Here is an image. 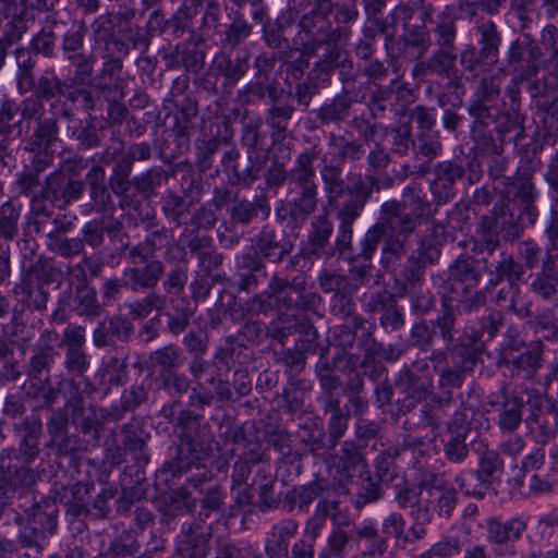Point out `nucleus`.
Returning <instances> with one entry per match:
<instances>
[{
    "mask_svg": "<svg viewBox=\"0 0 558 558\" xmlns=\"http://www.w3.org/2000/svg\"><path fill=\"white\" fill-rule=\"evenodd\" d=\"M505 324V315L501 311L496 308H488L478 319L480 329L473 330L471 333L466 331L460 338H472L474 335L477 336L478 341L482 340L483 336L487 337V340H493L500 331Z\"/></svg>",
    "mask_w": 558,
    "mask_h": 558,
    "instance_id": "f704fd0d",
    "label": "nucleus"
},
{
    "mask_svg": "<svg viewBox=\"0 0 558 558\" xmlns=\"http://www.w3.org/2000/svg\"><path fill=\"white\" fill-rule=\"evenodd\" d=\"M122 445L138 462H147L146 438L144 432L136 425L123 424L121 426Z\"/></svg>",
    "mask_w": 558,
    "mask_h": 558,
    "instance_id": "473e14b6",
    "label": "nucleus"
},
{
    "mask_svg": "<svg viewBox=\"0 0 558 558\" xmlns=\"http://www.w3.org/2000/svg\"><path fill=\"white\" fill-rule=\"evenodd\" d=\"M63 379H60L54 387L49 377L45 379H32L27 386L26 393L36 399L43 407H51L61 390Z\"/></svg>",
    "mask_w": 558,
    "mask_h": 558,
    "instance_id": "4c0bfd02",
    "label": "nucleus"
},
{
    "mask_svg": "<svg viewBox=\"0 0 558 558\" xmlns=\"http://www.w3.org/2000/svg\"><path fill=\"white\" fill-rule=\"evenodd\" d=\"M379 214L386 215L388 220H395V233L412 235L422 222L433 219L435 211L423 187L414 183L403 189L401 201L385 202Z\"/></svg>",
    "mask_w": 558,
    "mask_h": 558,
    "instance_id": "f03ea898",
    "label": "nucleus"
},
{
    "mask_svg": "<svg viewBox=\"0 0 558 558\" xmlns=\"http://www.w3.org/2000/svg\"><path fill=\"white\" fill-rule=\"evenodd\" d=\"M357 9L354 3L340 5L331 0H316V20L322 16L330 24L331 20L336 23H348L357 17Z\"/></svg>",
    "mask_w": 558,
    "mask_h": 558,
    "instance_id": "2f4dec72",
    "label": "nucleus"
},
{
    "mask_svg": "<svg viewBox=\"0 0 558 558\" xmlns=\"http://www.w3.org/2000/svg\"><path fill=\"white\" fill-rule=\"evenodd\" d=\"M196 527L201 531L191 529L172 558H206L210 534L199 525Z\"/></svg>",
    "mask_w": 558,
    "mask_h": 558,
    "instance_id": "c85d7f7f",
    "label": "nucleus"
},
{
    "mask_svg": "<svg viewBox=\"0 0 558 558\" xmlns=\"http://www.w3.org/2000/svg\"><path fill=\"white\" fill-rule=\"evenodd\" d=\"M544 344L541 341H532L527 347L508 356L498 366L509 371L511 377L532 380L543 366Z\"/></svg>",
    "mask_w": 558,
    "mask_h": 558,
    "instance_id": "1a4fd4ad",
    "label": "nucleus"
},
{
    "mask_svg": "<svg viewBox=\"0 0 558 558\" xmlns=\"http://www.w3.org/2000/svg\"><path fill=\"white\" fill-rule=\"evenodd\" d=\"M456 324L457 311L453 306L452 299L446 295L441 299L440 311L433 322V328L438 330L439 337L446 344L444 349L454 347L457 343V340L454 341L457 332Z\"/></svg>",
    "mask_w": 558,
    "mask_h": 558,
    "instance_id": "b1692460",
    "label": "nucleus"
},
{
    "mask_svg": "<svg viewBox=\"0 0 558 558\" xmlns=\"http://www.w3.org/2000/svg\"><path fill=\"white\" fill-rule=\"evenodd\" d=\"M313 157L308 153L301 154L298 159V166L293 171V180L300 184L301 195L294 199V213L308 215L314 211V183L313 178Z\"/></svg>",
    "mask_w": 558,
    "mask_h": 558,
    "instance_id": "ddd939ff",
    "label": "nucleus"
},
{
    "mask_svg": "<svg viewBox=\"0 0 558 558\" xmlns=\"http://www.w3.org/2000/svg\"><path fill=\"white\" fill-rule=\"evenodd\" d=\"M149 366L159 367L162 372L181 365V350L174 344L165 345L154 351L148 359Z\"/></svg>",
    "mask_w": 558,
    "mask_h": 558,
    "instance_id": "49530a36",
    "label": "nucleus"
},
{
    "mask_svg": "<svg viewBox=\"0 0 558 558\" xmlns=\"http://www.w3.org/2000/svg\"><path fill=\"white\" fill-rule=\"evenodd\" d=\"M383 483L374 477L371 471H363L359 476V487L353 505L356 509L373 504L384 497Z\"/></svg>",
    "mask_w": 558,
    "mask_h": 558,
    "instance_id": "c756f323",
    "label": "nucleus"
},
{
    "mask_svg": "<svg viewBox=\"0 0 558 558\" xmlns=\"http://www.w3.org/2000/svg\"><path fill=\"white\" fill-rule=\"evenodd\" d=\"M293 292H295L294 289L289 286L287 280L275 275L270 279L267 290L255 301L258 302L260 312L266 313L274 308L280 312L294 305L295 301L291 295Z\"/></svg>",
    "mask_w": 558,
    "mask_h": 558,
    "instance_id": "dca6fc26",
    "label": "nucleus"
},
{
    "mask_svg": "<svg viewBox=\"0 0 558 558\" xmlns=\"http://www.w3.org/2000/svg\"><path fill=\"white\" fill-rule=\"evenodd\" d=\"M187 282V271L184 267L177 266L167 272L162 281V289L166 298L182 296Z\"/></svg>",
    "mask_w": 558,
    "mask_h": 558,
    "instance_id": "052dcab7",
    "label": "nucleus"
},
{
    "mask_svg": "<svg viewBox=\"0 0 558 558\" xmlns=\"http://www.w3.org/2000/svg\"><path fill=\"white\" fill-rule=\"evenodd\" d=\"M499 233L500 230L494 215L489 213L481 216L474 238L473 252L493 254L500 246Z\"/></svg>",
    "mask_w": 558,
    "mask_h": 558,
    "instance_id": "6ab92c4d",
    "label": "nucleus"
},
{
    "mask_svg": "<svg viewBox=\"0 0 558 558\" xmlns=\"http://www.w3.org/2000/svg\"><path fill=\"white\" fill-rule=\"evenodd\" d=\"M502 190V201L508 204L510 201H518L520 204V214L526 217L530 226L537 221L539 210L535 205L538 198V191L531 177H512L505 183Z\"/></svg>",
    "mask_w": 558,
    "mask_h": 558,
    "instance_id": "0eeeda50",
    "label": "nucleus"
},
{
    "mask_svg": "<svg viewBox=\"0 0 558 558\" xmlns=\"http://www.w3.org/2000/svg\"><path fill=\"white\" fill-rule=\"evenodd\" d=\"M501 410L498 414V426L502 432H514L521 425L525 400L517 392L508 393L506 387L500 390Z\"/></svg>",
    "mask_w": 558,
    "mask_h": 558,
    "instance_id": "a211bd4d",
    "label": "nucleus"
},
{
    "mask_svg": "<svg viewBox=\"0 0 558 558\" xmlns=\"http://www.w3.org/2000/svg\"><path fill=\"white\" fill-rule=\"evenodd\" d=\"M477 452V469L461 470L454 475L453 482L466 496L484 498L494 483L500 480L505 463L499 452L486 445Z\"/></svg>",
    "mask_w": 558,
    "mask_h": 558,
    "instance_id": "7ed1b4c3",
    "label": "nucleus"
},
{
    "mask_svg": "<svg viewBox=\"0 0 558 558\" xmlns=\"http://www.w3.org/2000/svg\"><path fill=\"white\" fill-rule=\"evenodd\" d=\"M527 344L515 326H508L498 350V364L506 361L508 356L524 350Z\"/></svg>",
    "mask_w": 558,
    "mask_h": 558,
    "instance_id": "6e6d98bb",
    "label": "nucleus"
},
{
    "mask_svg": "<svg viewBox=\"0 0 558 558\" xmlns=\"http://www.w3.org/2000/svg\"><path fill=\"white\" fill-rule=\"evenodd\" d=\"M326 413H330L328 423V445L333 447L348 428L349 414H343L339 400L326 401Z\"/></svg>",
    "mask_w": 558,
    "mask_h": 558,
    "instance_id": "58836bf2",
    "label": "nucleus"
},
{
    "mask_svg": "<svg viewBox=\"0 0 558 558\" xmlns=\"http://www.w3.org/2000/svg\"><path fill=\"white\" fill-rule=\"evenodd\" d=\"M15 295L20 296V302L28 308L43 311L47 306L48 294L44 291L43 286L34 288L29 282L23 281L14 288Z\"/></svg>",
    "mask_w": 558,
    "mask_h": 558,
    "instance_id": "a18cd8bd",
    "label": "nucleus"
},
{
    "mask_svg": "<svg viewBox=\"0 0 558 558\" xmlns=\"http://www.w3.org/2000/svg\"><path fill=\"white\" fill-rule=\"evenodd\" d=\"M324 192L329 206H336L338 198L342 196L345 185L341 177V169L337 166H325L322 171Z\"/></svg>",
    "mask_w": 558,
    "mask_h": 558,
    "instance_id": "ea45409f",
    "label": "nucleus"
},
{
    "mask_svg": "<svg viewBox=\"0 0 558 558\" xmlns=\"http://www.w3.org/2000/svg\"><path fill=\"white\" fill-rule=\"evenodd\" d=\"M122 61L120 58L109 56L104 62L102 69L94 83L87 87L93 96L89 102H108L109 105H120L124 98V90L120 73Z\"/></svg>",
    "mask_w": 558,
    "mask_h": 558,
    "instance_id": "423d86ee",
    "label": "nucleus"
},
{
    "mask_svg": "<svg viewBox=\"0 0 558 558\" xmlns=\"http://www.w3.org/2000/svg\"><path fill=\"white\" fill-rule=\"evenodd\" d=\"M166 238L163 231L150 232L144 241L128 248V258L133 266L146 265L150 262H160L156 258V252L161 247V241Z\"/></svg>",
    "mask_w": 558,
    "mask_h": 558,
    "instance_id": "bb28decb",
    "label": "nucleus"
},
{
    "mask_svg": "<svg viewBox=\"0 0 558 558\" xmlns=\"http://www.w3.org/2000/svg\"><path fill=\"white\" fill-rule=\"evenodd\" d=\"M558 287V262L550 257L545 265L532 277L530 289L533 293L544 300H551L557 294Z\"/></svg>",
    "mask_w": 558,
    "mask_h": 558,
    "instance_id": "4be33fe9",
    "label": "nucleus"
},
{
    "mask_svg": "<svg viewBox=\"0 0 558 558\" xmlns=\"http://www.w3.org/2000/svg\"><path fill=\"white\" fill-rule=\"evenodd\" d=\"M477 287H462L457 301V312L466 314L478 312L487 303L485 290H477Z\"/></svg>",
    "mask_w": 558,
    "mask_h": 558,
    "instance_id": "c03bdc74",
    "label": "nucleus"
},
{
    "mask_svg": "<svg viewBox=\"0 0 558 558\" xmlns=\"http://www.w3.org/2000/svg\"><path fill=\"white\" fill-rule=\"evenodd\" d=\"M457 54L454 49L439 48V50L427 61V65L430 71L446 74L448 77H451L456 76L457 72L454 69Z\"/></svg>",
    "mask_w": 558,
    "mask_h": 558,
    "instance_id": "13d9d810",
    "label": "nucleus"
},
{
    "mask_svg": "<svg viewBox=\"0 0 558 558\" xmlns=\"http://www.w3.org/2000/svg\"><path fill=\"white\" fill-rule=\"evenodd\" d=\"M355 534L360 542H365L367 545L366 550L363 551L364 557L383 556L388 548L386 538L379 535L373 522H365L357 526Z\"/></svg>",
    "mask_w": 558,
    "mask_h": 558,
    "instance_id": "c9c22d12",
    "label": "nucleus"
},
{
    "mask_svg": "<svg viewBox=\"0 0 558 558\" xmlns=\"http://www.w3.org/2000/svg\"><path fill=\"white\" fill-rule=\"evenodd\" d=\"M281 94L282 89L277 84L264 87L262 82H256L248 84L244 90L239 93V101L246 105L267 100L276 102Z\"/></svg>",
    "mask_w": 558,
    "mask_h": 558,
    "instance_id": "e433bc0d",
    "label": "nucleus"
},
{
    "mask_svg": "<svg viewBox=\"0 0 558 558\" xmlns=\"http://www.w3.org/2000/svg\"><path fill=\"white\" fill-rule=\"evenodd\" d=\"M490 214L496 218L498 229L500 232H504L502 239L506 242H513L522 236L523 226L520 223V216L522 214L515 217L504 201L495 204Z\"/></svg>",
    "mask_w": 558,
    "mask_h": 558,
    "instance_id": "cd10ccee",
    "label": "nucleus"
},
{
    "mask_svg": "<svg viewBox=\"0 0 558 558\" xmlns=\"http://www.w3.org/2000/svg\"><path fill=\"white\" fill-rule=\"evenodd\" d=\"M68 61L74 66V75L66 80L70 84L77 87H89V78L94 73L96 57L89 54H78L68 58Z\"/></svg>",
    "mask_w": 558,
    "mask_h": 558,
    "instance_id": "37998d69",
    "label": "nucleus"
},
{
    "mask_svg": "<svg viewBox=\"0 0 558 558\" xmlns=\"http://www.w3.org/2000/svg\"><path fill=\"white\" fill-rule=\"evenodd\" d=\"M396 451L384 450L381 451L374 462L375 474L374 477L381 483L390 482L396 476Z\"/></svg>",
    "mask_w": 558,
    "mask_h": 558,
    "instance_id": "bf43d9fd",
    "label": "nucleus"
},
{
    "mask_svg": "<svg viewBox=\"0 0 558 558\" xmlns=\"http://www.w3.org/2000/svg\"><path fill=\"white\" fill-rule=\"evenodd\" d=\"M497 306L504 307L519 318L532 316V302L521 303V289L519 282H508L495 295Z\"/></svg>",
    "mask_w": 558,
    "mask_h": 558,
    "instance_id": "5701e85b",
    "label": "nucleus"
},
{
    "mask_svg": "<svg viewBox=\"0 0 558 558\" xmlns=\"http://www.w3.org/2000/svg\"><path fill=\"white\" fill-rule=\"evenodd\" d=\"M484 350V343L474 335L470 339L458 338L456 345L449 349L432 351L429 360L439 374V396L452 397V389L463 385L465 374L473 371Z\"/></svg>",
    "mask_w": 558,
    "mask_h": 558,
    "instance_id": "f257e3e1",
    "label": "nucleus"
},
{
    "mask_svg": "<svg viewBox=\"0 0 558 558\" xmlns=\"http://www.w3.org/2000/svg\"><path fill=\"white\" fill-rule=\"evenodd\" d=\"M57 353L52 348L40 350L34 354L29 360L28 376L32 379H43L41 374L44 371L49 372L50 366L56 361Z\"/></svg>",
    "mask_w": 558,
    "mask_h": 558,
    "instance_id": "e2e57ef3",
    "label": "nucleus"
},
{
    "mask_svg": "<svg viewBox=\"0 0 558 558\" xmlns=\"http://www.w3.org/2000/svg\"><path fill=\"white\" fill-rule=\"evenodd\" d=\"M35 94L46 101L57 99L58 101H81L88 104L93 100L92 93L88 88L73 86V84H70L68 81H61L52 72L51 76L44 75L39 78Z\"/></svg>",
    "mask_w": 558,
    "mask_h": 558,
    "instance_id": "6e6552de",
    "label": "nucleus"
},
{
    "mask_svg": "<svg viewBox=\"0 0 558 558\" xmlns=\"http://www.w3.org/2000/svg\"><path fill=\"white\" fill-rule=\"evenodd\" d=\"M395 220H388L386 215L380 214L379 221L373 225L365 233L361 242V251L352 256L353 262L357 259L372 260L380 241L388 235V231L393 232Z\"/></svg>",
    "mask_w": 558,
    "mask_h": 558,
    "instance_id": "393cba45",
    "label": "nucleus"
},
{
    "mask_svg": "<svg viewBox=\"0 0 558 558\" xmlns=\"http://www.w3.org/2000/svg\"><path fill=\"white\" fill-rule=\"evenodd\" d=\"M207 384L211 388H207L202 381H197L191 388L190 404L197 409H205L211 407L217 402H228L232 400V390L229 380L222 379L219 376H210Z\"/></svg>",
    "mask_w": 558,
    "mask_h": 558,
    "instance_id": "9b49d317",
    "label": "nucleus"
},
{
    "mask_svg": "<svg viewBox=\"0 0 558 558\" xmlns=\"http://www.w3.org/2000/svg\"><path fill=\"white\" fill-rule=\"evenodd\" d=\"M69 416L62 409L54 410L47 422V430L51 437V445L56 446L62 453L70 449V439L68 438Z\"/></svg>",
    "mask_w": 558,
    "mask_h": 558,
    "instance_id": "72a5a7b5",
    "label": "nucleus"
},
{
    "mask_svg": "<svg viewBox=\"0 0 558 558\" xmlns=\"http://www.w3.org/2000/svg\"><path fill=\"white\" fill-rule=\"evenodd\" d=\"M332 310L336 314L341 315L342 317L352 316V324L355 329L363 327L365 320L361 315H353L355 311V305L352 299L344 293H336L333 295V305Z\"/></svg>",
    "mask_w": 558,
    "mask_h": 558,
    "instance_id": "338daca9",
    "label": "nucleus"
},
{
    "mask_svg": "<svg viewBox=\"0 0 558 558\" xmlns=\"http://www.w3.org/2000/svg\"><path fill=\"white\" fill-rule=\"evenodd\" d=\"M20 215L21 208L11 202H7L0 207V238L11 241L16 236Z\"/></svg>",
    "mask_w": 558,
    "mask_h": 558,
    "instance_id": "864d4df0",
    "label": "nucleus"
},
{
    "mask_svg": "<svg viewBox=\"0 0 558 558\" xmlns=\"http://www.w3.org/2000/svg\"><path fill=\"white\" fill-rule=\"evenodd\" d=\"M165 272L162 262H150L144 266L128 267L123 271L128 288L133 292L153 290Z\"/></svg>",
    "mask_w": 558,
    "mask_h": 558,
    "instance_id": "f3484780",
    "label": "nucleus"
},
{
    "mask_svg": "<svg viewBox=\"0 0 558 558\" xmlns=\"http://www.w3.org/2000/svg\"><path fill=\"white\" fill-rule=\"evenodd\" d=\"M529 519L517 515L507 520L490 515L485 520L487 542L495 546H505L507 549L500 555L513 557L517 555L514 544L519 542L526 532Z\"/></svg>",
    "mask_w": 558,
    "mask_h": 558,
    "instance_id": "39448f33",
    "label": "nucleus"
},
{
    "mask_svg": "<svg viewBox=\"0 0 558 558\" xmlns=\"http://www.w3.org/2000/svg\"><path fill=\"white\" fill-rule=\"evenodd\" d=\"M530 428L536 440L541 444H546L551 438H554L556 434L554 425L549 423L546 414L543 412L532 415L530 418Z\"/></svg>",
    "mask_w": 558,
    "mask_h": 558,
    "instance_id": "774afa93",
    "label": "nucleus"
},
{
    "mask_svg": "<svg viewBox=\"0 0 558 558\" xmlns=\"http://www.w3.org/2000/svg\"><path fill=\"white\" fill-rule=\"evenodd\" d=\"M436 330L430 327L426 320L422 319L414 323L409 337L412 347L417 348L422 352L430 351L434 342Z\"/></svg>",
    "mask_w": 558,
    "mask_h": 558,
    "instance_id": "4d7b16f0",
    "label": "nucleus"
},
{
    "mask_svg": "<svg viewBox=\"0 0 558 558\" xmlns=\"http://www.w3.org/2000/svg\"><path fill=\"white\" fill-rule=\"evenodd\" d=\"M258 248L260 253L268 258L270 262L277 263L288 253L284 245L276 239V234L272 230L264 228L259 234Z\"/></svg>",
    "mask_w": 558,
    "mask_h": 558,
    "instance_id": "3c124183",
    "label": "nucleus"
},
{
    "mask_svg": "<svg viewBox=\"0 0 558 558\" xmlns=\"http://www.w3.org/2000/svg\"><path fill=\"white\" fill-rule=\"evenodd\" d=\"M96 377L99 388L106 393L111 387L123 385L128 378V364L125 359L117 356L104 357Z\"/></svg>",
    "mask_w": 558,
    "mask_h": 558,
    "instance_id": "412c9836",
    "label": "nucleus"
},
{
    "mask_svg": "<svg viewBox=\"0 0 558 558\" xmlns=\"http://www.w3.org/2000/svg\"><path fill=\"white\" fill-rule=\"evenodd\" d=\"M128 307L132 318H145L153 312V310L165 311L167 307V298L151 292L145 298L130 303Z\"/></svg>",
    "mask_w": 558,
    "mask_h": 558,
    "instance_id": "09e8293b",
    "label": "nucleus"
},
{
    "mask_svg": "<svg viewBox=\"0 0 558 558\" xmlns=\"http://www.w3.org/2000/svg\"><path fill=\"white\" fill-rule=\"evenodd\" d=\"M112 231L113 228L106 227L104 221L92 220L85 223L82 229V241L84 242V245L87 244L93 248H96L102 245L105 240V232L111 233Z\"/></svg>",
    "mask_w": 558,
    "mask_h": 558,
    "instance_id": "0e129e2a",
    "label": "nucleus"
},
{
    "mask_svg": "<svg viewBox=\"0 0 558 558\" xmlns=\"http://www.w3.org/2000/svg\"><path fill=\"white\" fill-rule=\"evenodd\" d=\"M75 301V310L80 315L94 317L98 316L101 312V306L97 300V292L93 287L82 286L77 288Z\"/></svg>",
    "mask_w": 558,
    "mask_h": 558,
    "instance_id": "603ef678",
    "label": "nucleus"
},
{
    "mask_svg": "<svg viewBox=\"0 0 558 558\" xmlns=\"http://www.w3.org/2000/svg\"><path fill=\"white\" fill-rule=\"evenodd\" d=\"M452 408H454V402L450 395L434 396L430 402L424 404L421 409V422L426 426L438 428L447 424L449 416H451Z\"/></svg>",
    "mask_w": 558,
    "mask_h": 558,
    "instance_id": "a878e982",
    "label": "nucleus"
},
{
    "mask_svg": "<svg viewBox=\"0 0 558 558\" xmlns=\"http://www.w3.org/2000/svg\"><path fill=\"white\" fill-rule=\"evenodd\" d=\"M66 408L70 409L74 426L84 434L95 433V437L99 438V422L94 407H85L82 396L76 393L66 401Z\"/></svg>",
    "mask_w": 558,
    "mask_h": 558,
    "instance_id": "aec40b11",
    "label": "nucleus"
},
{
    "mask_svg": "<svg viewBox=\"0 0 558 558\" xmlns=\"http://www.w3.org/2000/svg\"><path fill=\"white\" fill-rule=\"evenodd\" d=\"M469 436L461 434H447L442 439V451L445 458L454 464H462L470 456Z\"/></svg>",
    "mask_w": 558,
    "mask_h": 558,
    "instance_id": "a19ab883",
    "label": "nucleus"
},
{
    "mask_svg": "<svg viewBox=\"0 0 558 558\" xmlns=\"http://www.w3.org/2000/svg\"><path fill=\"white\" fill-rule=\"evenodd\" d=\"M341 457L335 456L325 459L326 470L329 478L316 477V497L318 490H330L341 487L342 481L347 477L348 470L360 461V454L356 449L343 448Z\"/></svg>",
    "mask_w": 558,
    "mask_h": 558,
    "instance_id": "4468645a",
    "label": "nucleus"
},
{
    "mask_svg": "<svg viewBox=\"0 0 558 558\" xmlns=\"http://www.w3.org/2000/svg\"><path fill=\"white\" fill-rule=\"evenodd\" d=\"M508 158L502 155V147L493 144V154L488 161V174L493 181H499L501 185L507 183L512 177L507 175Z\"/></svg>",
    "mask_w": 558,
    "mask_h": 558,
    "instance_id": "680f3d73",
    "label": "nucleus"
},
{
    "mask_svg": "<svg viewBox=\"0 0 558 558\" xmlns=\"http://www.w3.org/2000/svg\"><path fill=\"white\" fill-rule=\"evenodd\" d=\"M435 179L430 183V192L435 202L440 205L448 203L456 195L454 184L464 174L462 166L451 161L438 162L434 168Z\"/></svg>",
    "mask_w": 558,
    "mask_h": 558,
    "instance_id": "9d476101",
    "label": "nucleus"
},
{
    "mask_svg": "<svg viewBox=\"0 0 558 558\" xmlns=\"http://www.w3.org/2000/svg\"><path fill=\"white\" fill-rule=\"evenodd\" d=\"M270 208L265 199L241 201L236 203L231 211V218L238 223L246 225L259 214L265 218L269 215Z\"/></svg>",
    "mask_w": 558,
    "mask_h": 558,
    "instance_id": "79ce46f5",
    "label": "nucleus"
},
{
    "mask_svg": "<svg viewBox=\"0 0 558 558\" xmlns=\"http://www.w3.org/2000/svg\"><path fill=\"white\" fill-rule=\"evenodd\" d=\"M214 66L220 74L231 82L240 80L248 69L245 60H231L230 57L223 53L216 56Z\"/></svg>",
    "mask_w": 558,
    "mask_h": 558,
    "instance_id": "5fc2aeb1",
    "label": "nucleus"
},
{
    "mask_svg": "<svg viewBox=\"0 0 558 558\" xmlns=\"http://www.w3.org/2000/svg\"><path fill=\"white\" fill-rule=\"evenodd\" d=\"M410 310L416 316H426L435 307L436 299L429 289L422 284L411 287Z\"/></svg>",
    "mask_w": 558,
    "mask_h": 558,
    "instance_id": "8fccbe9b",
    "label": "nucleus"
},
{
    "mask_svg": "<svg viewBox=\"0 0 558 558\" xmlns=\"http://www.w3.org/2000/svg\"><path fill=\"white\" fill-rule=\"evenodd\" d=\"M178 424L183 428V436L177 448V471L187 472L207 456L208 444L205 432L208 426H203L198 434L193 428L199 425V416L190 411H182L178 417Z\"/></svg>",
    "mask_w": 558,
    "mask_h": 558,
    "instance_id": "20e7f679",
    "label": "nucleus"
},
{
    "mask_svg": "<svg viewBox=\"0 0 558 558\" xmlns=\"http://www.w3.org/2000/svg\"><path fill=\"white\" fill-rule=\"evenodd\" d=\"M547 246L545 250L533 240L523 241L518 246V255L522 260L521 265L524 266V270H533L539 264L545 265V260L550 257L558 262V253Z\"/></svg>",
    "mask_w": 558,
    "mask_h": 558,
    "instance_id": "7c9ffc66",
    "label": "nucleus"
},
{
    "mask_svg": "<svg viewBox=\"0 0 558 558\" xmlns=\"http://www.w3.org/2000/svg\"><path fill=\"white\" fill-rule=\"evenodd\" d=\"M332 233V225L325 218L316 221V258L324 255L326 258L333 256L335 250L340 254L352 251V226L340 223L339 232L335 246L328 244V239ZM352 252H350L351 254Z\"/></svg>",
    "mask_w": 558,
    "mask_h": 558,
    "instance_id": "f8f14e48",
    "label": "nucleus"
},
{
    "mask_svg": "<svg viewBox=\"0 0 558 558\" xmlns=\"http://www.w3.org/2000/svg\"><path fill=\"white\" fill-rule=\"evenodd\" d=\"M523 121L518 111L512 107L510 110L498 109V117L495 120V130L500 134H506L510 131L518 130V135L523 132Z\"/></svg>",
    "mask_w": 558,
    "mask_h": 558,
    "instance_id": "69168bd1",
    "label": "nucleus"
},
{
    "mask_svg": "<svg viewBox=\"0 0 558 558\" xmlns=\"http://www.w3.org/2000/svg\"><path fill=\"white\" fill-rule=\"evenodd\" d=\"M483 272L477 266V260L469 254H460L449 265L447 271V282L451 291L460 284L462 287H477L482 281Z\"/></svg>",
    "mask_w": 558,
    "mask_h": 558,
    "instance_id": "2eb2a0df",
    "label": "nucleus"
},
{
    "mask_svg": "<svg viewBox=\"0 0 558 558\" xmlns=\"http://www.w3.org/2000/svg\"><path fill=\"white\" fill-rule=\"evenodd\" d=\"M494 270H496L508 282L524 281V266L521 265L520 262L515 260L511 253L501 252Z\"/></svg>",
    "mask_w": 558,
    "mask_h": 558,
    "instance_id": "de8ad7c7",
    "label": "nucleus"
}]
</instances>
